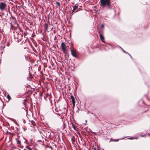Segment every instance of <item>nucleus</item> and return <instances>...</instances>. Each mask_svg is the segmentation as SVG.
Segmentation results:
<instances>
[{
    "label": "nucleus",
    "mask_w": 150,
    "mask_h": 150,
    "mask_svg": "<svg viewBox=\"0 0 150 150\" xmlns=\"http://www.w3.org/2000/svg\"><path fill=\"white\" fill-rule=\"evenodd\" d=\"M100 5L103 8L105 7H108L110 8L111 3L110 0H100Z\"/></svg>",
    "instance_id": "nucleus-1"
},
{
    "label": "nucleus",
    "mask_w": 150,
    "mask_h": 150,
    "mask_svg": "<svg viewBox=\"0 0 150 150\" xmlns=\"http://www.w3.org/2000/svg\"><path fill=\"white\" fill-rule=\"evenodd\" d=\"M61 47L63 52L66 54L67 52V47L64 42H62L61 44Z\"/></svg>",
    "instance_id": "nucleus-2"
},
{
    "label": "nucleus",
    "mask_w": 150,
    "mask_h": 150,
    "mask_svg": "<svg viewBox=\"0 0 150 150\" xmlns=\"http://www.w3.org/2000/svg\"><path fill=\"white\" fill-rule=\"evenodd\" d=\"M21 35L19 34V33H16V34L14 35V39L16 41H19L21 40Z\"/></svg>",
    "instance_id": "nucleus-3"
},
{
    "label": "nucleus",
    "mask_w": 150,
    "mask_h": 150,
    "mask_svg": "<svg viewBox=\"0 0 150 150\" xmlns=\"http://www.w3.org/2000/svg\"><path fill=\"white\" fill-rule=\"evenodd\" d=\"M6 6V4L4 3H0V10L1 11L4 10Z\"/></svg>",
    "instance_id": "nucleus-4"
},
{
    "label": "nucleus",
    "mask_w": 150,
    "mask_h": 150,
    "mask_svg": "<svg viewBox=\"0 0 150 150\" xmlns=\"http://www.w3.org/2000/svg\"><path fill=\"white\" fill-rule=\"evenodd\" d=\"M71 53L72 55L74 57H75V50L74 49L73 47L70 48Z\"/></svg>",
    "instance_id": "nucleus-5"
},
{
    "label": "nucleus",
    "mask_w": 150,
    "mask_h": 150,
    "mask_svg": "<svg viewBox=\"0 0 150 150\" xmlns=\"http://www.w3.org/2000/svg\"><path fill=\"white\" fill-rule=\"evenodd\" d=\"M70 98L72 100V103L73 104V108H74V107L75 106V101L74 100V97L72 95L71 96Z\"/></svg>",
    "instance_id": "nucleus-6"
},
{
    "label": "nucleus",
    "mask_w": 150,
    "mask_h": 150,
    "mask_svg": "<svg viewBox=\"0 0 150 150\" xmlns=\"http://www.w3.org/2000/svg\"><path fill=\"white\" fill-rule=\"evenodd\" d=\"M100 39L101 40V41L104 43H105V40H104V37L103 35L101 34L100 33Z\"/></svg>",
    "instance_id": "nucleus-7"
},
{
    "label": "nucleus",
    "mask_w": 150,
    "mask_h": 150,
    "mask_svg": "<svg viewBox=\"0 0 150 150\" xmlns=\"http://www.w3.org/2000/svg\"><path fill=\"white\" fill-rule=\"evenodd\" d=\"M16 140L17 144H18V146H20L21 145V140L18 138L16 139Z\"/></svg>",
    "instance_id": "nucleus-8"
},
{
    "label": "nucleus",
    "mask_w": 150,
    "mask_h": 150,
    "mask_svg": "<svg viewBox=\"0 0 150 150\" xmlns=\"http://www.w3.org/2000/svg\"><path fill=\"white\" fill-rule=\"evenodd\" d=\"M71 124L72 127L74 128V130H75V125H74L73 123L71 122Z\"/></svg>",
    "instance_id": "nucleus-9"
},
{
    "label": "nucleus",
    "mask_w": 150,
    "mask_h": 150,
    "mask_svg": "<svg viewBox=\"0 0 150 150\" xmlns=\"http://www.w3.org/2000/svg\"><path fill=\"white\" fill-rule=\"evenodd\" d=\"M56 4L57 5V6H58L59 7H60L61 5L60 3H59L58 2H56Z\"/></svg>",
    "instance_id": "nucleus-10"
},
{
    "label": "nucleus",
    "mask_w": 150,
    "mask_h": 150,
    "mask_svg": "<svg viewBox=\"0 0 150 150\" xmlns=\"http://www.w3.org/2000/svg\"><path fill=\"white\" fill-rule=\"evenodd\" d=\"M7 98L9 100L11 98V97L8 94L7 96Z\"/></svg>",
    "instance_id": "nucleus-11"
},
{
    "label": "nucleus",
    "mask_w": 150,
    "mask_h": 150,
    "mask_svg": "<svg viewBox=\"0 0 150 150\" xmlns=\"http://www.w3.org/2000/svg\"><path fill=\"white\" fill-rule=\"evenodd\" d=\"M26 148L27 149H28V150H33V149H32L31 148H30V147H29V146H27L26 147Z\"/></svg>",
    "instance_id": "nucleus-12"
},
{
    "label": "nucleus",
    "mask_w": 150,
    "mask_h": 150,
    "mask_svg": "<svg viewBox=\"0 0 150 150\" xmlns=\"http://www.w3.org/2000/svg\"><path fill=\"white\" fill-rule=\"evenodd\" d=\"M63 129H64V128L65 127V124L63 122Z\"/></svg>",
    "instance_id": "nucleus-13"
},
{
    "label": "nucleus",
    "mask_w": 150,
    "mask_h": 150,
    "mask_svg": "<svg viewBox=\"0 0 150 150\" xmlns=\"http://www.w3.org/2000/svg\"><path fill=\"white\" fill-rule=\"evenodd\" d=\"M71 141L72 143V144H74V146H75V145H74V141H73V139H71Z\"/></svg>",
    "instance_id": "nucleus-14"
},
{
    "label": "nucleus",
    "mask_w": 150,
    "mask_h": 150,
    "mask_svg": "<svg viewBox=\"0 0 150 150\" xmlns=\"http://www.w3.org/2000/svg\"><path fill=\"white\" fill-rule=\"evenodd\" d=\"M73 10L72 12H74V11L75 10V6H73Z\"/></svg>",
    "instance_id": "nucleus-15"
},
{
    "label": "nucleus",
    "mask_w": 150,
    "mask_h": 150,
    "mask_svg": "<svg viewBox=\"0 0 150 150\" xmlns=\"http://www.w3.org/2000/svg\"><path fill=\"white\" fill-rule=\"evenodd\" d=\"M23 139L25 140V141L24 142V143H26V139H25V138L24 137H23Z\"/></svg>",
    "instance_id": "nucleus-16"
},
{
    "label": "nucleus",
    "mask_w": 150,
    "mask_h": 150,
    "mask_svg": "<svg viewBox=\"0 0 150 150\" xmlns=\"http://www.w3.org/2000/svg\"><path fill=\"white\" fill-rule=\"evenodd\" d=\"M75 7H76V9L78 8V6H76H76H75Z\"/></svg>",
    "instance_id": "nucleus-17"
},
{
    "label": "nucleus",
    "mask_w": 150,
    "mask_h": 150,
    "mask_svg": "<svg viewBox=\"0 0 150 150\" xmlns=\"http://www.w3.org/2000/svg\"><path fill=\"white\" fill-rule=\"evenodd\" d=\"M103 27H104V25H103V24L102 25H101V27L102 28H103Z\"/></svg>",
    "instance_id": "nucleus-18"
},
{
    "label": "nucleus",
    "mask_w": 150,
    "mask_h": 150,
    "mask_svg": "<svg viewBox=\"0 0 150 150\" xmlns=\"http://www.w3.org/2000/svg\"><path fill=\"white\" fill-rule=\"evenodd\" d=\"M118 139H116V140H114V141H118Z\"/></svg>",
    "instance_id": "nucleus-19"
},
{
    "label": "nucleus",
    "mask_w": 150,
    "mask_h": 150,
    "mask_svg": "<svg viewBox=\"0 0 150 150\" xmlns=\"http://www.w3.org/2000/svg\"><path fill=\"white\" fill-rule=\"evenodd\" d=\"M94 150H96V148H95L94 149Z\"/></svg>",
    "instance_id": "nucleus-20"
},
{
    "label": "nucleus",
    "mask_w": 150,
    "mask_h": 150,
    "mask_svg": "<svg viewBox=\"0 0 150 150\" xmlns=\"http://www.w3.org/2000/svg\"><path fill=\"white\" fill-rule=\"evenodd\" d=\"M122 50L124 52L126 53V52L123 49H122Z\"/></svg>",
    "instance_id": "nucleus-21"
},
{
    "label": "nucleus",
    "mask_w": 150,
    "mask_h": 150,
    "mask_svg": "<svg viewBox=\"0 0 150 150\" xmlns=\"http://www.w3.org/2000/svg\"><path fill=\"white\" fill-rule=\"evenodd\" d=\"M73 116V119L74 120V117H73V115L72 116Z\"/></svg>",
    "instance_id": "nucleus-22"
},
{
    "label": "nucleus",
    "mask_w": 150,
    "mask_h": 150,
    "mask_svg": "<svg viewBox=\"0 0 150 150\" xmlns=\"http://www.w3.org/2000/svg\"><path fill=\"white\" fill-rule=\"evenodd\" d=\"M77 11H76V12Z\"/></svg>",
    "instance_id": "nucleus-23"
},
{
    "label": "nucleus",
    "mask_w": 150,
    "mask_h": 150,
    "mask_svg": "<svg viewBox=\"0 0 150 150\" xmlns=\"http://www.w3.org/2000/svg\"><path fill=\"white\" fill-rule=\"evenodd\" d=\"M75 57H76V55Z\"/></svg>",
    "instance_id": "nucleus-24"
},
{
    "label": "nucleus",
    "mask_w": 150,
    "mask_h": 150,
    "mask_svg": "<svg viewBox=\"0 0 150 150\" xmlns=\"http://www.w3.org/2000/svg\"><path fill=\"white\" fill-rule=\"evenodd\" d=\"M149 136H150V134L149 135Z\"/></svg>",
    "instance_id": "nucleus-25"
},
{
    "label": "nucleus",
    "mask_w": 150,
    "mask_h": 150,
    "mask_svg": "<svg viewBox=\"0 0 150 150\" xmlns=\"http://www.w3.org/2000/svg\"><path fill=\"white\" fill-rule=\"evenodd\" d=\"M98 150H99V149H98Z\"/></svg>",
    "instance_id": "nucleus-26"
}]
</instances>
